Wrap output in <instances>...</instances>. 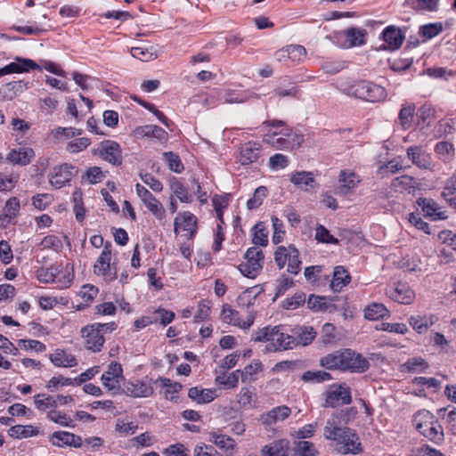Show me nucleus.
<instances>
[{"mask_svg": "<svg viewBox=\"0 0 456 456\" xmlns=\"http://www.w3.org/2000/svg\"><path fill=\"white\" fill-rule=\"evenodd\" d=\"M222 320L229 324L234 326L240 325V314L239 312L232 309L228 304L224 305L221 312Z\"/></svg>", "mask_w": 456, "mask_h": 456, "instance_id": "obj_55", "label": "nucleus"}, {"mask_svg": "<svg viewBox=\"0 0 456 456\" xmlns=\"http://www.w3.org/2000/svg\"><path fill=\"white\" fill-rule=\"evenodd\" d=\"M419 432L436 444L444 441L443 428L436 418L433 419L432 423H429L426 428H422Z\"/></svg>", "mask_w": 456, "mask_h": 456, "instance_id": "obj_31", "label": "nucleus"}, {"mask_svg": "<svg viewBox=\"0 0 456 456\" xmlns=\"http://www.w3.org/2000/svg\"><path fill=\"white\" fill-rule=\"evenodd\" d=\"M101 379L105 388L113 394H118L120 390V383L124 379L121 364L112 362L108 366V370L102 375Z\"/></svg>", "mask_w": 456, "mask_h": 456, "instance_id": "obj_7", "label": "nucleus"}, {"mask_svg": "<svg viewBox=\"0 0 456 456\" xmlns=\"http://www.w3.org/2000/svg\"><path fill=\"white\" fill-rule=\"evenodd\" d=\"M197 217L189 211L180 213L175 219V230L181 227L193 236L196 232Z\"/></svg>", "mask_w": 456, "mask_h": 456, "instance_id": "obj_27", "label": "nucleus"}, {"mask_svg": "<svg viewBox=\"0 0 456 456\" xmlns=\"http://www.w3.org/2000/svg\"><path fill=\"white\" fill-rule=\"evenodd\" d=\"M47 419L62 427H75L73 419L68 414L55 409L47 412Z\"/></svg>", "mask_w": 456, "mask_h": 456, "instance_id": "obj_46", "label": "nucleus"}, {"mask_svg": "<svg viewBox=\"0 0 456 456\" xmlns=\"http://www.w3.org/2000/svg\"><path fill=\"white\" fill-rule=\"evenodd\" d=\"M381 37L386 44L384 49L395 51L401 47L405 36L399 28L390 25L383 30Z\"/></svg>", "mask_w": 456, "mask_h": 456, "instance_id": "obj_15", "label": "nucleus"}, {"mask_svg": "<svg viewBox=\"0 0 456 456\" xmlns=\"http://www.w3.org/2000/svg\"><path fill=\"white\" fill-rule=\"evenodd\" d=\"M163 157L164 159L167 162L170 170L177 174H180L183 171V164L176 153L173 151L165 152Z\"/></svg>", "mask_w": 456, "mask_h": 456, "instance_id": "obj_54", "label": "nucleus"}, {"mask_svg": "<svg viewBox=\"0 0 456 456\" xmlns=\"http://www.w3.org/2000/svg\"><path fill=\"white\" fill-rule=\"evenodd\" d=\"M268 195V190L265 186H259L255 190L253 196L247 201V208L249 210L259 208L264 200Z\"/></svg>", "mask_w": 456, "mask_h": 456, "instance_id": "obj_48", "label": "nucleus"}, {"mask_svg": "<svg viewBox=\"0 0 456 456\" xmlns=\"http://www.w3.org/2000/svg\"><path fill=\"white\" fill-rule=\"evenodd\" d=\"M77 173L76 167L70 164L60 165L53 168L50 176V183L55 189H61L69 183Z\"/></svg>", "mask_w": 456, "mask_h": 456, "instance_id": "obj_11", "label": "nucleus"}, {"mask_svg": "<svg viewBox=\"0 0 456 456\" xmlns=\"http://www.w3.org/2000/svg\"><path fill=\"white\" fill-rule=\"evenodd\" d=\"M153 323L159 322L162 326H167L171 323L175 319V313L164 308H158L152 314Z\"/></svg>", "mask_w": 456, "mask_h": 456, "instance_id": "obj_51", "label": "nucleus"}, {"mask_svg": "<svg viewBox=\"0 0 456 456\" xmlns=\"http://www.w3.org/2000/svg\"><path fill=\"white\" fill-rule=\"evenodd\" d=\"M328 301L325 297L310 295L307 299V306L309 309L318 312L326 311L328 309Z\"/></svg>", "mask_w": 456, "mask_h": 456, "instance_id": "obj_57", "label": "nucleus"}, {"mask_svg": "<svg viewBox=\"0 0 456 456\" xmlns=\"http://www.w3.org/2000/svg\"><path fill=\"white\" fill-rule=\"evenodd\" d=\"M82 337L85 338L86 347L93 352H100L105 342L102 332L95 327L87 325L81 330Z\"/></svg>", "mask_w": 456, "mask_h": 456, "instance_id": "obj_14", "label": "nucleus"}, {"mask_svg": "<svg viewBox=\"0 0 456 456\" xmlns=\"http://www.w3.org/2000/svg\"><path fill=\"white\" fill-rule=\"evenodd\" d=\"M435 114L436 110L430 103L423 104L417 111L419 123L421 124L423 127L428 126L434 120Z\"/></svg>", "mask_w": 456, "mask_h": 456, "instance_id": "obj_42", "label": "nucleus"}, {"mask_svg": "<svg viewBox=\"0 0 456 456\" xmlns=\"http://www.w3.org/2000/svg\"><path fill=\"white\" fill-rule=\"evenodd\" d=\"M263 456H288L289 442L287 440L274 441L262 449Z\"/></svg>", "mask_w": 456, "mask_h": 456, "instance_id": "obj_30", "label": "nucleus"}, {"mask_svg": "<svg viewBox=\"0 0 456 456\" xmlns=\"http://www.w3.org/2000/svg\"><path fill=\"white\" fill-rule=\"evenodd\" d=\"M407 157L411 163L420 169L431 170L434 167L432 157L422 146L412 145L407 151Z\"/></svg>", "mask_w": 456, "mask_h": 456, "instance_id": "obj_12", "label": "nucleus"}, {"mask_svg": "<svg viewBox=\"0 0 456 456\" xmlns=\"http://www.w3.org/2000/svg\"><path fill=\"white\" fill-rule=\"evenodd\" d=\"M170 189L181 202H191L192 195L189 193L188 189L177 179L171 183Z\"/></svg>", "mask_w": 456, "mask_h": 456, "instance_id": "obj_49", "label": "nucleus"}, {"mask_svg": "<svg viewBox=\"0 0 456 456\" xmlns=\"http://www.w3.org/2000/svg\"><path fill=\"white\" fill-rule=\"evenodd\" d=\"M34 157V151L30 148H20L19 150H12L7 159L13 164L26 166L30 163Z\"/></svg>", "mask_w": 456, "mask_h": 456, "instance_id": "obj_32", "label": "nucleus"}, {"mask_svg": "<svg viewBox=\"0 0 456 456\" xmlns=\"http://www.w3.org/2000/svg\"><path fill=\"white\" fill-rule=\"evenodd\" d=\"M391 186L395 191L411 193L415 189L416 181L412 176L401 175L392 180Z\"/></svg>", "mask_w": 456, "mask_h": 456, "instance_id": "obj_38", "label": "nucleus"}, {"mask_svg": "<svg viewBox=\"0 0 456 456\" xmlns=\"http://www.w3.org/2000/svg\"><path fill=\"white\" fill-rule=\"evenodd\" d=\"M315 240L322 243L338 244L339 240L330 234V231L322 224L315 228Z\"/></svg>", "mask_w": 456, "mask_h": 456, "instance_id": "obj_56", "label": "nucleus"}, {"mask_svg": "<svg viewBox=\"0 0 456 456\" xmlns=\"http://www.w3.org/2000/svg\"><path fill=\"white\" fill-rule=\"evenodd\" d=\"M386 295L392 300L403 305L411 304L415 297L413 290L409 285L402 282L387 288Z\"/></svg>", "mask_w": 456, "mask_h": 456, "instance_id": "obj_13", "label": "nucleus"}, {"mask_svg": "<svg viewBox=\"0 0 456 456\" xmlns=\"http://www.w3.org/2000/svg\"><path fill=\"white\" fill-rule=\"evenodd\" d=\"M193 456H223L214 446L201 444L195 446Z\"/></svg>", "mask_w": 456, "mask_h": 456, "instance_id": "obj_63", "label": "nucleus"}, {"mask_svg": "<svg viewBox=\"0 0 456 456\" xmlns=\"http://www.w3.org/2000/svg\"><path fill=\"white\" fill-rule=\"evenodd\" d=\"M261 146L255 142H248L241 145L240 150L239 161L241 165L247 166L256 162L260 157Z\"/></svg>", "mask_w": 456, "mask_h": 456, "instance_id": "obj_18", "label": "nucleus"}, {"mask_svg": "<svg viewBox=\"0 0 456 456\" xmlns=\"http://www.w3.org/2000/svg\"><path fill=\"white\" fill-rule=\"evenodd\" d=\"M164 454L167 456H190L189 450L180 443L169 445Z\"/></svg>", "mask_w": 456, "mask_h": 456, "instance_id": "obj_64", "label": "nucleus"}, {"mask_svg": "<svg viewBox=\"0 0 456 456\" xmlns=\"http://www.w3.org/2000/svg\"><path fill=\"white\" fill-rule=\"evenodd\" d=\"M288 272L292 274H297L301 270V261L299 259V251L293 245H289V257H288Z\"/></svg>", "mask_w": 456, "mask_h": 456, "instance_id": "obj_44", "label": "nucleus"}, {"mask_svg": "<svg viewBox=\"0 0 456 456\" xmlns=\"http://www.w3.org/2000/svg\"><path fill=\"white\" fill-rule=\"evenodd\" d=\"M51 362L56 367H74L77 364L76 357L66 353L64 350L56 349L54 353L50 354Z\"/></svg>", "mask_w": 456, "mask_h": 456, "instance_id": "obj_29", "label": "nucleus"}, {"mask_svg": "<svg viewBox=\"0 0 456 456\" xmlns=\"http://www.w3.org/2000/svg\"><path fill=\"white\" fill-rule=\"evenodd\" d=\"M290 182L304 191H309L316 186V182L313 173L307 171H299L291 174Z\"/></svg>", "mask_w": 456, "mask_h": 456, "instance_id": "obj_23", "label": "nucleus"}, {"mask_svg": "<svg viewBox=\"0 0 456 456\" xmlns=\"http://www.w3.org/2000/svg\"><path fill=\"white\" fill-rule=\"evenodd\" d=\"M416 106L414 103H407L402 106L398 114V120L403 130H407L411 126Z\"/></svg>", "mask_w": 456, "mask_h": 456, "instance_id": "obj_36", "label": "nucleus"}, {"mask_svg": "<svg viewBox=\"0 0 456 456\" xmlns=\"http://www.w3.org/2000/svg\"><path fill=\"white\" fill-rule=\"evenodd\" d=\"M272 224L273 228V235L272 238V241L273 244L277 245L283 240V237L285 234L284 225L281 219L277 216H273Z\"/></svg>", "mask_w": 456, "mask_h": 456, "instance_id": "obj_58", "label": "nucleus"}, {"mask_svg": "<svg viewBox=\"0 0 456 456\" xmlns=\"http://www.w3.org/2000/svg\"><path fill=\"white\" fill-rule=\"evenodd\" d=\"M252 232L254 245L265 247L268 244V231L263 222L256 223L252 228Z\"/></svg>", "mask_w": 456, "mask_h": 456, "instance_id": "obj_40", "label": "nucleus"}, {"mask_svg": "<svg viewBox=\"0 0 456 456\" xmlns=\"http://www.w3.org/2000/svg\"><path fill=\"white\" fill-rule=\"evenodd\" d=\"M324 436L341 445L338 452L342 454H359L362 452V444L356 432L347 427L340 428L338 418L328 419L324 428Z\"/></svg>", "mask_w": 456, "mask_h": 456, "instance_id": "obj_2", "label": "nucleus"}, {"mask_svg": "<svg viewBox=\"0 0 456 456\" xmlns=\"http://www.w3.org/2000/svg\"><path fill=\"white\" fill-rule=\"evenodd\" d=\"M159 383L160 386L166 388V395L178 394L183 386L178 382H173L170 379L159 377L154 381V384Z\"/></svg>", "mask_w": 456, "mask_h": 456, "instance_id": "obj_60", "label": "nucleus"}, {"mask_svg": "<svg viewBox=\"0 0 456 456\" xmlns=\"http://www.w3.org/2000/svg\"><path fill=\"white\" fill-rule=\"evenodd\" d=\"M136 134L145 137L154 138L160 143H164L168 140V134L160 126L156 125H146L139 126Z\"/></svg>", "mask_w": 456, "mask_h": 456, "instance_id": "obj_26", "label": "nucleus"}, {"mask_svg": "<svg viewBox=\"0 0 456 456\" xmlns=\"http://www.w3.org/2000/svg\"><path fill=\"white\" fill-rule=\"evenodd\" d=\"M389 316V311L380 303H373L364 309V317L368 320L376 321Z\"/></svg>", "mask_w": 456, "mask_h": 456, "instance_id": "obj_39", "label": "nucleus"}, {"mask_svg": "<svg viewBox=\"0 0 456 456\" xmlns=\"http://www.w3.org/2000/svg\"><path fill=\"white\" fill-rule=\"evenodd\" d=\"M263 369L262 362L260 361H255L254 362L247 365L242 370H240L242 382H251L256 379V375Z\"/></svg>", "mask_w": 456, "mask_h": 456, "instance_id": "obj_45", "label": "nucleus"}, {"mask_svg": "<svg viewBox=\"0 0 456 456\" xmlns=\"http://www.w3.org/2000/svg\"><path fill=\"white\" fill-rule=\"evenodd\" d=\"M34 403L37 410L45 411L48 408L54 410L57 407V400L46 394H38L34 396Z\"/></svg>", "mask_w": 456, "mask_h": 456, "instance_id": "obj_43", "label": "nucleus"}, {"mask_svg": "<svg viewBox=\"0 0 456 456\" xmlns=\"http://www.w3.org/2000/svg\"><path fill=\"white\" fill-rule=\"evenodd\" d=\"M135 191L148 210L155 216L156 218L161 220L165 217L166 212L162 204L149 190L142 184L136 183Z\"/></svg>", "mask_w": 456, "mask_h": 456, "instance_id": "obj_8", "label": "nucleus"}, {"mask_svg": "<svg viewBox=\"0 0 456 456\" xmlns=\"http://www.w3.org/2000/svg\"><path fill=\"white\" fill-rule=\"evenodd\" d=\"M256 342H265L266 353L285 351L295 347V340L291 335L290 326H266L256 332Z\"/></svg>", "mask_w": 456, "mask_h": 456, "instance_id": "obj_1", "label": "nucleus"}, {"mask_svg": "<svg viewBox=\"0 0 456 456\" xmlns=\"http://www.w3.org/2000/svg\"><path fill=\"white\" fill-rule=\"evenodd\" d=\"M443 31L441 22L428 23L419 27V34L426 39H431Z\"/></svg>", "mask_w": 456, "mask_h": 456, "instance_id": "obj_52", "label": "nucleus"}, {"mask_svg": "<svg viewBox=\"0 0 456 456\" xmlns=\"http://www.w3.org/2000/svg\"><path fill=\"white\" fill-rule=\"evenodd\" d=\"M434 419L435 416L430 411L427 410H421L414 414L412 422L416 429L419 431L421 430L422 428L428 426L429 423H432Z\"/></svg>", "mask_w": 456, "mask_h": 456, "instance_id": "obj_50", "label": "nucleus"}, {"mask_svg": "<svg viewBox=\"0 0 456 456\" xmlns=\"http://www.w3.org/2000/svg\"><path fill=\"white\" fill-rule=\"evenodd\" d=\"M339 191L343 195L350 193L361 182L359 176L351 171L342 170L339 175Z\"/></svg>", "mask_w": 456, "mask_h": 456, "instance_id": "obj_22", "label": "nucleus"}, {"mask_svg": "<svg viewBox=\"0 0 456 456\" xmlns=\"http://www.w3.org/2000/svg\"><path fill=\"white\" fill-rule=\"evenodd\" d=\"M39 434V429L32 425H15L9 428L8 435L16 439L28 438Z\"/></svg>", "mask_w": 456, "mask_h": 456, "instance_id": "obj_34", "label": "nucleus"}, {"mask_svg": "<svg viewBox=\"0 0 456 456\" xmlns=\"http://www.w3.org/2000/svg\"><path fill=\"white\" fill-rule=\"evenodd\" d=\"M331 379H332L331 375L329 372L324 371V370H315V371L308 370V371H305L302 375V380H304L305 382L320 383V382L330 380Z\"/></svg>", "mask_w": 456, "mask_h": 456, "instance_id": "obj_53", "label": "nucleus"}, {"mask_svg": "<svg viewBox=\"0 0 456 456\" xmlns=\"http://www.w3.org/2000/svg\"><path fill=\"white\" fill-rule=\"evenodd\" d=\"M291 335L295 340V347L298 345L307 346L313 342L316 337V331L310 326L290 327Z\"/></svg>", "mask_w": 456, "mask_h": 456, "instance_id": "obj_19", "label": "nucleus"}, {"mask_svg": "<svg viewBox=\"0 0 456 456\" xmlns=\"http://www.w3.org/2000/svg\"><path fill=\"white\" fill-rule=\"evenodd\" d=\"M152 383L154 381L148 377L129 382L126 387L127 393L134 397H149L154 393Z\"/></svg>", "mask_w": 456, "mask_h": 456, "instance_id": "obj_16", "label": "nucleus"}, {"mask_svg": "<svg viewBox=\"0 0 456 456\" xmlns=\"http://www.w3.org/2000/svg\"><path fill=\"white\" fill-rule=\"evenodd\" d=\"M345 349L338 350L320 359V365L327 370H343Z\"/></svg>", "mask_w": 456, "mask_h": 456, "instance_id": "obj_25", "label": "nucleus"}, {"mask_svg": "<svg viewBox=\"0 0 456 456\" xmlns=\"http://www.w3.org/2000/svg\"><path fill=\"white\" fill-rule=\"evenodd\" d=\"M370 368L369 361L361 354H357L351 349H345L343 362V371L354 373H363Z\"/></svg>", "mask_w": 456, "mask_h": 456, "instance_id": "obj_10", "label": "nucleus"}, {"mask_svg": "<svg viewBox=\"0 0 456 456\" xmlns=\"http://www.w3.org/2000/svg\"><path fill=\"white\" fill-rule=\"evenodd\" d=\"M208 441L225 452L233 451L236 443L231 436L222 434L219 430L209 433Z\"/></svg>", "mask_w": 456, "mask_h": 456, "instance_id": "obj_28", "label": "nucleus"}, {"mask_svg": "<svg viewBox=\"0 0 456 456\" xmlns=\"http://www.w3.org/2000/svg\"><path fill=\"white\" fill-rule=\"evenodd\" d=\"M339 89L348 96H354L370 102H382L387 95V90L383 86L368 80L341 84Z\"/></svg>", "mask_w": 456, "mask_h": 456, "instance_id": "obj_3", "label": "nucleus"}, {"mask_svg": "<svg viewBox=\"0 0 456 456\" xmlns=\"http://www.w3.org/2000/svg\"><path fill=\"white\" fill-rule=\"evenodd\" d=\"M351 277L348 272L341 265L336 266L333 272V277L330 287L334 291H339L344 286L348 284Z\"/></svg>", "mask_w": 456, "mask_h": 456, "instance_id": "obj_35", "label": "nucleus"}, {"mask_svg": "<svg viewBox=\"0 0 456 456\" xmlns=\"http://www.w3.org/2000/svg\"><path fill=\"white\" fill-rule=\"evenodd\" d=\"M366 36V29L350 27L346 29L334 32L331 38L338 46L348 49L365 45Z\"/></svg>", "mask_w": 456, "mask_h": 456, "instance_id": "obj_4", "label": "nucleus"}, {"mask_svg": "<svg viewBox=\"0 0 456 456\" xmlns=\"http://www.w3.org/2000/svg\"><path fill=\"white\" fill-rule=\"evenodd\" d=\"M294 456H318L319 452L316 450L314 444L309 441L295 442L293 449Z\"/></svg>", "mask_w": 456, "mask_h": 456, "instance_id": "obj_41", "label": "nucleus"}, {"mask_svg": "<svg viewBox=\"0 0 456 456\" xmlns=\"http://www.w3.org/2000/svg\"><path fill=\"white\" fill-rule=\"evenodd\" d=\"M418 204L421 207L425 216L430 217L432 220H440L444 218V213L440 210L434 200L419 199L418 200Z\"/></svg>", "mask_w": 456, "mask_h": 456, "instance_id": "obj_33", "label": "nucleus"}, {"mask_svg": "<svg viewBox=\"0 0 456 456\" xmlns=\"http://www.w3.org/2000/svg\"><path fill=\"white\" fill-rule=\"evenodd\" d=\"M15 60L16 61L11 62L2 68L4 75L28 72L30 69H40L39 65L30 59L17 57Z\"/></svg>", "mask_w": 456, "mask_h": 456, "instance_id": "obj_21", "label": "nucleus"}, {"mask_svg": "<svg viewBox=\"0 0 456 456\" xmlns=\"http://www.w3.org/2000/svg\"><path fill=\"white\" fill-rule=\"evenodd\" d=\"M98 152L100 157L113 166H120L123 162L120 145L111 140H104L100 143Z\"/></svg>", "mask_w": 456, "mask_h": 456, "instance_id": "obj_9", "label": "nucleus"}, {"mask_svg": "<svg viewBox=\"0 0 456 456\" xmlns=\"http://www.w3.org/2000/svg\"><path fill=\"white\" fill-rule=\"evenodd\" d=\"M111 261V243L106 242L103 249L94 265V273L98 276H102L106 281H113L118 278V271L115 264Z\"/></svg>", "mask_w": 456, "mask_h": 456, "instance_id": "obj_5", "label": "nucleus"}, {"mask_svg": "<svg viewBox=\"0 0 456 456\" xmlns=\"http://www.w3.org/2000/svg\"><path fill=\"white\" fill-rule=\"evenodd\" d=\"M325 395L324 407L336 408L352 402L351 390L345 384L332 386Z\"/></svg>", "mask_w": 456, "mask_h": 456, "instance_id": "obj_6", "label": "nucleus"}, {"mask_svg": "<svg viewBox=\"0 0 456 456\" xmlns=\"http://www.w3.org/2000/svg\"><path fill=\"white\" fill-rule=\"evenodd\" d=\"M291 410L286 405L273 408L271 411L261 415L260 420L265 427L272 426L289 417Z\"/></svg>", "mask_w": 456, "mask_h": 456, "instance_id": "obj_17", "label": "nucleus"}, {"mask_svg": "<svg viewBox=\"0 0 456 456\" xmlns=\"http://www.w3.org/2000/svg\"><path fill=\"white\" fill-rule=\"evenodd\" d=\"M264 253L257 247H251L248 248L245 253V259L252 264L260 265L263 266L264 264Z\"/></svg>", "mask_w": 456, "mask_h": 456, "instance_id": "obj_61", "label": "nucleus"}, {"mask_svg": "<svg viewBox=\"0 0 456 456\" xmlns=\"http://www.w3.org/2000/svg\"><path fill=\"white\" fill-rule=\"evenodd\" d=\"M292 64L302 61L306 56V50L300 45H290L287 46Z\"/></svg>", "mask_w": 456, "mask_h": 456, "instance_id": "obj_59", "label": "nucleus"}, {"mask_svg": "<svg viewBox=\"0 0 456 456\" xmlns=\"http://www.w3.org/2000/svg\"><path fill=\"white\" fill-rule=\"evenodd\" d=\"M82 196L83 193L80 189H76L72 194L73 209L77 222H82L86 216Z\"/></svg>", "mask_w": 456, "mask_h": 456, "instance_id": "obj_47", "label": "nucleus"}, {"mask_svg": "<svg viewBox=\"0 0 456 456\" xmlns=\"http://www.w3.org/2000/svg\"><path fill=\"white\" fill-rule=\"evenodd\" d=\"M188 396L198 403H208L215 399V391L193 387L189 389Z\"/></svg>", "mask_w": 456, "mask_h": 456, "instance_id": "obj_37", "label": "nucleus"}, {"mask_svg": "<svg viewBox=\"0 0 456 456\" xmlns=\"http://www.w3.org/2000/svg\"><path fill=\"white\" fill-rule=\"evenodd\" d=\"M51 441L53 444L57 446L71 445L74 447H80L82 439L72 433L66 431H57L52 435Z\"/></svg>", "mask_w": 456, "mask_h": 456, "instance_id": "obj_24", "label": "nucleus"}, {"mask_svg": "<svg viewBox=\"0 0 456 456\" xmlns=\"http://www.w3.org/2000/svg\"><path fill=\"white\" fill-rule=\"evenodd\" d=\"M90 145V140L86 137L77 138L67 144L66 150L70 153H77Z\"/></svg>", "mask_w": 456, "mask_h": 456, "instance_id": "obj_62", "label": "nucleus"}, {"mask_svg": "<svg viewBox=\"0 0 456 456\" xmlns=\"http://www.w3.org/2000/svg\"><path fill=\"white\" fill-rule=\"evenodd\" d=\"M438 321L436 314L412 315L409 318V323L419 334L426 333Z\"/></svg>", "mask_w": 456, "mask_h": 456, "instance_id": "obj_20", "label": "nucleus"}]
</instances>
